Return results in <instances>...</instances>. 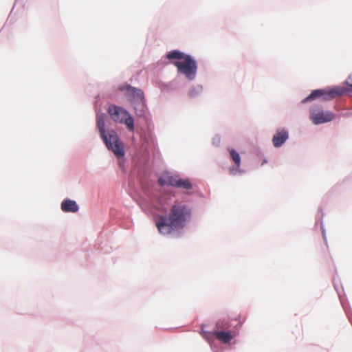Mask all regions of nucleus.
<instances>
[{"label": "nucleus", "mask_w": 352, "mask_h": 352, "mask_svg": "<svg viewBox=\"0 0 352 352\" xmlns=\"http://www.w3.org/2000/svg\"><path fill=\"white\" fill-rule=\"evenodd\" d=\"M192 219V208L181 202L175 203L168 213H157L154 221L158 232L162 235H169L183 230Z\"/></svg>", "instance_id": "nucleus-1"}, {"label": "nucleus", "mask_w": 352, "mask_h": 352, "mask_svg": "<svg viewBox=\"0 0 352 352\" xmlns=\"http://www.w3.org/2000/svg\"><path fill=\"white\" fill-rule=\"evenodd\" d=\"M166 60L173 61V64L177 67V73L184 75L187 80L192 81L195 79L198 63L192 55L178 49L171 50L156 63V66L166 63Z\"/></svg>", "instance_id": "nucleus-2"}, {"label": "nucleus", "mask_w": 352, "mask_h": 352, "mask_svg": "<svg viewBox=\"0 0 352 352\" xmlns=\"http://www.w3.org/2000/svg\"><path fill=\"white\" fill-rule=\"evenodd\" d=\"M242 322L236 317L231 320H219L216 322L217 328L226 329V330H217L215 337H217L223 344H228L239 333V329Z\"/></svg>", "instance_id": "nucleus-3"}, {"label": "nucleus", "mask_w": 352, "mask_h": 352, "mask_svg": "<svg viewBox=\"0 0 352 352\" xmlns=\"http://www.w3.org/2000/svg\"><path fill=\"white\" fill-rule=\"evenodd\" d=\"M159 183L162 186H171L175 188H181L186 190L185 194L189 196L196 195L199 197L203 198L204 193L201 191L194 192L191 190L193 188V184L190 178H182L179 175H173L170 172L167 171L166 178L160 177Z\"/></svg>", "instance_id": "nucleus-4"}, {"label": "nucleus", "mask_w": 352, "mask_h": 352, "mask_svg": "<svg viewBox=\"0 0 352 352\" xmlns=\"http://www.w3.org/2000/svg\"><path fill=\"white\" fill-rule=\"evenodd\" d=\"M344 96L342 86H327L322 89H316L301 100V104L311 102L321 98L323 101L333 100L338 96Z\"/></svg>", "instance_id": "nucleus-5"}, {"label": "nucleus", "mask_w": 352, "mask_h": 352, "mask_svg": "<svg viewBox=\"0 0 352 352\" xmlns=\"http://www.w3.org/2000/svg\"><path fill=\"white\" fill-rule=\"evenodd\" d=\"M108 113L115 122L124 124L129 131L134 132V117L124 107L112 104L108 107Z\"/></svg>", "instance_id": "nucleus-6"}, {"label": "nucleus", "mask_w": 352, "mask_h": 352, "mask_svg": "<svg viewBox=\"0 0 352 352\" xmlns=\"http://www.w3.org/2000/svg\"><path fill=\"white\" fill-rule=\"evenodd\" d=\"M99 135L109 151L118 155H121L124 152V144L114 129L109 128V130Z\"/></svg>", "instance_id": "nucleus-7"}, {"label": "nucleus", "mask_w": 352, "mask_h": 352, "mask_svg": "<svg viewBox=\"0 0 352 352\" xmlns=\"http://www.w3.org/2000/svg\"><path fill=\"white\" fill-rule=\"evenodd\" d=\"M309 120L315 125H320L331 122L336 118V114L330 111H324L321 104L312 105L309 110Z\"/></svg>", "instance_id": "nucleus-8"}, {"label": "nucleus", "mask_w": 352, "mask_h": 352, "mask_svg": "<svg viewBox=\"0 0 352 352\" xmlns=\"http://www.w3.org/2000/svg\"><path fill=\"white\" fill-rule=\"evenodd\" d=\"M135 110V115L140 118H144L148 131V138L147 139V143H151L153 146L156 144V138L153 133L151 130V126L153 122L149 118L146 113L148 111V108L146 104V100H140L138 102L132 104Z\"/></svg>", "instance_id": "nucleus-9"}, {"label": "nucleus", "mask_w": 352, "mask_h": 352, "mask_svg": "<svg viewBox=\"0 0 352 352\" xmlns=\"http://www.w3.org/2000/svg\"><path fill=\"white\" fill-rule=\"evenodd\" d=\"M118 89L120 91H126V98L131 104L146 99L144 92L142 89L133 87L127 82L120 85Z\"/></svg>", "instance_id": "nucleus-10"}, {"label": "nucleus", "mask_w": 352, "mask_h": 352, "mask_svg": "<svg viewBox=\"0 0 352 352\" xmlns=\"http://www.w3.org/2000/svg\"><path fill=\"white\" fill-rule=\"evenodd\" d=\"M228 151L230 154V159L234 163V165L230 166L229 172L230 175H236L237 173L244 174L245 170L240 168L241 163V157L239 153L234 148L228 147Z\"/></svg>", "instance_id": "nucleus-11"}, {"label": "nucleus", "mask_w": 352, "mask_h": 352, "mask_svg": "<svg viewBox=\"0 0 352 352\" xmlns=\"http://www.w3.org/2000/svg\"><path fill=\"white\" fill-rule=\"evenodd\" d=\"M289 131L285 128H278L272 138V143L275 148H280L289 140Z\"/></svg>", "instance_id": "nucleus-12"}, {"label": "nucleus", "mask_w": 352, "mask_h": 352, "mask_svg": "<svg viewBox=\"0 0 352 352\" xmlns=\"http://www.w3.org/2000/svg\"><path fill=\"white\" fill-rule=\"evenodd\" d=\"M60 209L66 213H76L79 211L80 207L75 200L67 197L62 201Z\"/></svg>", "instance_id": "nucleus-13"}, {"label": "nucleus", "mask_w": 352, "mask_h": 352, "mask_svg": "<svg viewBox=\"0 0 352 352\" xmlns=\"http://www.w3.org/2000/svg\"><path fill=\"white\" fill-rule=\"evenodd\" d=\"M106 113L102 112L96 113V130L98 131L99 135L109 130V128L106 127Z\"/></svg>", "instance_id": "nucleus-14"}, {"label": "nucleus", "mask_w": 352, "mask_h": 352, "mask_svg": "<svg viewBox=\"0 0 352 352\" xmlns=\"http://www.w3.org/2000/svg\"><path fill=\"white\" fill-rule=\"evenodd\" d=\"M324 215V213L323 212V210L321 207L318 208V214L316 215V226L319 222L320 224V230L322 232V239L327 246V234H326V230L323 223V217Z\"/></svg>", "instance_id": "nucleus-15"}, {"label": "nucleus", "mask_w": 352, "mask_h": 352, "mask_svg": "<svg viewBox=\"0 0 352 352\" xmlns=\"http://www.w3.org/2000/svg\"><path fill=\"white\" fill-rule=\"evenodd\" d=\"M204 324H201V333L203 336V338L208 342H212L214 341V336H215V333L217 332V330L214 331H207L204 330Z\"/></svg>", "instance_id": "nucleus-16"}, {"label": "nucleus", "mask_w": 352, "mask_h": 352, "mask_svg": "<svg viewBox=\"0 0 352 352\" xmlns=\"http://www.w3.org/2000/svg\"><path fill=\"white\" fill-rule=\"evenodd\" d=\"M117 159V164L120 170L124 173L126 172L125 164L126 162V150L124 148V152L121 155L114 154Z\"/></svg>", "instance_id": "nucleus-17"}, {"label": "nucleus", "mask_w": 352, "mask_h": 352, "mask_svg": "<svg viewBox=\"0 0 352 352\" xmlns=\"http://www.w3.org/2000/svg\"><path fill=\"white\" fill-rule=\"evenodd\" d=\"M202 85H197L196 86H193L189 89L188 95L190 98H195L202 91Z\"/></svg>", "instance_id": "nucleus-18"}, {"label": "nucleus", "mask_w": 352, "mask_h": 352, "mask_svg": "<svg viewBox=\"0 0 352 352\" xmlns=\"http://www.w3.org/2000/svg\"><path fill=\"white\" fill-rule=\"evenodd\" d=\"M137 175L140 180H144L149 176V171L146 166H140L138 168Z\"/></svg>", "instance_id": "nucleus-19"}, {"label": "nucleus", "mask_w": 352, "mask_h": 352, "mask_svg": "<svg viewBox=\"0 0 352 352\" xmlns=\"http://www.w3.org/2000/svg\"><path fill=\"white\" fill-rule=\"evenodd\" d=\"M344 84L346 86V87H342L344 95H346L349 93H352V82L350 83V82H349L348 80H346L344 82Z\"/></svg>", "instance_id": "nucleus-20"}, {"label": "nucleus", "mask_w": 352, "mask_h": 352, "mask_svg": "<svg viewBox=\"0 0 352 352\" xmlns=\"http://www.w3.org/2000/svg\"><path fill=\"white\" fill-rule=\"evenodd\" d=\"M211 350L213 352H223L221 346L215 341L209 343Z\"/></svg>", "instance_id": "nucleus-21"}, {"label": "nucleus", "mask_w": 352, "mask_h": 352, "mask_svg": "<svg viewBox=\"0 0 352 352\" xmlns=\"http://www.w3.org/2000/svg\"><path fill=\"white\" fill-rule=\"evenodd\" d=\"M333 287L339 296V298L341 300H342L341 293L344 292V288L342 285L340 287H339L338 283H337L336 282L335 278H333Z\"/></svg>", "instance_id": "nucleus-22"}, {"label": "nucleus", "mask_w": 352, "mask_h": 352, "mask_svg": "<svg viewBox=\"0 0 352 352\" xmlns=\"http://www.w3.org/2000/svg\"><path fill=\"white\" fill-rule=\"evenodd\" d=\"M221 142V136L219 135H215L212 138V144L216 146H219Z\"/></svg>", "instance_id": "nucleus-23"}, {"label": "nucleus", "mask_w": 352, "mask_h": 352, "mask_svg": "<svg viewBox=\"0 0 352 352\" xmlns=\"http://www.w3.org/2000/svg\"><path fill=\"white\" fill-rule=\"evenodd\" d=\"M170 86V83H166V82H161L160 84V88L163 90V91H165L168 88H169Z\"/></svg>", "instance_id": "nucleus-24"}, {"label": "nucleus", "mask_w": 352, "mask_h": 352, "mask_svg": "<svg viewBox=\"0 0 352 352\" xmlns=\"http://www.w3.org/2000/svg\"><path fill=\"white\" fill-rule=\"evenodd\" d=\"M261 166H263L264 165V158L261 159Z\"/></svg>", "instance_id": "nucleus-25"}, {"label": "nucleus", "mask_w": 352, "mask_h": 352, "mask_svg": "<svg viewBox=\"0 0 352 352\" xmlns=\"http://www.w3.org/2000/svg\"><path fill=\"white\" fill-rule=\"evenodd\" d=\"M6 23H4V26L0 30V32H2L3 29L4 28V27L6 26Z\"/></svg>", "instance_id": "nucleus-26"}, {"label": "nucleus", "mask_w": 352, "mask_h": 352, "mask_svg": "<svg viewBox=\"0 0 352 352\" xmlns=\"http://www.w3.org/2000/svg\"><path fill=\"white\" fill-rule=\"evenodd\" d=\"M265 164H267V160L266 159H265Z\"/></svg>", "instance_id": "nucleus-27"}]
</instances>
